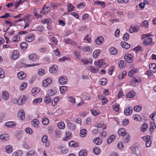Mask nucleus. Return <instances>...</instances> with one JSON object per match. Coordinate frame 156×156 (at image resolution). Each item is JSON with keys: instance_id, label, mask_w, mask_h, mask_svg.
Returning <instances> with one entry per match:
<instances>
[{"instance_id": "obj_55", "label": "nucleus", "mask_w": 156, "mask_h": 156, "mask_svg": "<svg viewBox=\"0 0 156 156\" xmlns=\"http://www.w3.org/2000/svg\"><path fill=\"white\" fill-rule=\"evenodd\" d=\"M55 134L57 137H60L61 135V131L60 130H57L55 131Z\"/></svg>"}, {"instance_id": "obj_6", "label": "nucleus", "mask_w": 156, "mask_h": 156, "mask_svg": "<svg viewBox=\"0 0 156 156\" xmlns=\"http://www.w3.org/2000/svg\"><path fill=\"white\" fill-rule=\"evenodd\" d=\"M132 108L131 107L129 106L128 108L125 109L124 113L126 115L128 116L132 113Z\"/></svg>"}, {"instance_id": "obj_61", "label": "nucleus", "mask_w": 156, "mask_h": 156, "mask_svg": "<svg viewBox=\"0 0 156 156\" xmlns=\"http://www.w3.org/2000/svg\"><path fill=\"white\" fill-rule=\"evenodd\" d=\"M42 98H38L34 100L33 102L36 104L39 103L42 101Z\"/></svg>"}, {"instance_id": "obj_14", "label": "nucleus", "mask_w": 156, "mask_h": 156, "mask_svg": "<svg viewBox=\"0 0 156 156\" xmlns=\"http://www.w3.org/2000/svg\"><path fill=\"white\" fill-rule=\"evenodd\" d=\"M18 117L23 120L25 118V113L23 110L21 109L20 112L18 114Z\"/></svg>"}, {"instance_id": "obj_47", "label": "nucleus", "mask_w": 156, "mask_h": 156, "mask_svg": "<svg viewBox=\"0 0 156 156\" xmlns=\"http://www.w3.org/2000/svg\"><path fill=\"white\" fill-rule=\"evenodd\" d=\"M49 122V119L47 118H44L42 119V123L44 125H48Z\"/></svg>"}, {"instance_id": "obj_33", "label": "nucleus", "mask_w": 156, "mask_h": 156, "mask_svg": "<svg viewBox=\"0 0 156 156\" xmlns=\"http://www.w3.org/2000/svg\"><path fill=\"white\" fill-rule=\"evenodd\" d=\"M29 58L31 60H32V61H34L37 58V56L34 53H32L29 55Z\"/></svg>"}, {"instance_id": "obj_42", "label": "nucleus", "mask_w": 156, "mask_h": 156, "mask_svg": "<svg viewBox=\"0 0 156 156\" xmlns=\"http://www.w3.org/2000/svg\"><path fill=\"white\" fill-rule=\"evenodd\" d=\"M22 154V151H18L12 154V156H21Z\"/></svg>"}, {"instance_id": "obj_54", "label": "nucleus", "mask_w": 156, "mask_h": 156, "mask_svg": "<svg viewBox=\"0 0 156 156\" xmlns=\"http://www.w3.org/2000/svg\"><path fill=\"white\" fill-rule=\"evenodd\" d=\"M126 74V71H123L122 72V73L120 74L119 76V79H122L125 76Z\"/></svg>"}, {"instance_id": "obj_30", "label": "nucleus", "mask_w": 156, "mask_h": 156, "mask_svg": "<svg viewBox=\"0 0 156 156\" xmlns=\"http://www.w3.org/2000/svg\"><path fill=\"white\" fill-rule=\"evenodd\" d=\"M79 156H85L87 154V151L85 149L81 150L79 152Z\"/></svg>"}, {"instance_id": "obj_15", "label": "nucleus", "mask_w": 156, "mask_h": 156, "mask_svg": "<svg viewBox=\"0 0 156 156\" xmlns=\"http://www.w3.org/2000/svg\"><path fill=\"white\" fill-rule=\"evenodd\" d=\"M9 135L7 134L2 133L0 136V138L1 140L6 141L9 139Z\"/></svg>"}, {"instance_id": "obj_48", "label": "nucleus", "mask_w": 156, "mask_h": 156, "mask_svg": "<svg viewBox=\"0 0 156 156\" xmlns=\"http://www.w3.org/2000/svg\"><path fill=\"white\" fill-rule=\"evenodd\" d=\"M142 109L141 107L137 105L135 106L134 108V110L136 112H139Z\"/></svg>"}, {"instance_id": "obj_46", "label": "nucleus", "mask_w": 156, "mask_h": 156, "mask_svg": "<svg viewBox=\"0 0 156 156\" xmlns=\"http://www.w3.org/2000/svg\"><path fill=\"white\" fill-rule=\"evenodd\" d=\"M69 145L71 147H76L78 146V144L77 143H75L74 141H71L69 142Z\"/></svg>"}, {"instance_id": "obj_44", "label": "nucleus", "mask_w": 156, "mask_h": 156, "mask_svg": "<svg viewBox=\"0 0 156 156\" xmlns=\"http://www.w3.org/2000/svg\"><path fill=\"white\" fill-rule=\"evenodd\" d=\"M94 153L96 155H98L100 150L99 147H95L93 149Z\"/></svg>"}, {"instance_id": "obj_57", "label": "nucleus", "mask_w": 156, "mask_h": 156, "mask_svg": "<svg viewBox=\"0 0 156 156\" xmlns=\"http://www.w3.org/2000/svg\"><path fill=\"white\" fill-rule=\"evenodd\" d=\"M129 34L128 33H126L124 34L123 39L124 41H127L129 38Z\"/></svg>"}, {"instance_id": "obj_17", "label": "nucleus", "mask_w": 156, "mask_h": 156, "mask_svg": "<svg viewBox=\"0 0 156 156\" xmlns=\"http://www.w3.org/2000/svg\"><path fill=\"white\" fill-rule=\"evenodd\" d=\"M121 45L122 48L126 49H128L130 48V45L126 42H122L121 43Z\"/></svg>"}, {"instance_id": "obj_43", "label": "nucleus", "mask_w": 156, "mask_h": 156, "mask_svg": "<svg viewBox=\"0 0 156 156\" xmlns=\"http://www.w3.org/2000/svg\"><path fill=\"white\" fill-rule=\"evenodd\" d=\"M47 94L50 97L54 95L55 94V90L53 91L52 89L49 90H48L47 92Z\"/></svg>"}, {"instance_id": "obj_62", "label": "nucleus", "mask_w": 156, "mask_h": 156, "mask_svg": "<svg viewBox=\"0 0 156 156\" xmlns=\"http://www.w3.org/2000/svg\"><path fill=\"white\" fill-rule=\"evenodd\" d=\"M44 71L42 69H40L38 72V74L40 76H42L44 75Z\"/></svg>"}, {"instance_id": "obj_40", "label": "nucleus", "mask_w": 156, "mask_h": 156, "mask_svg": "<svg viewBox=\"0 0 156 156\" xmlns=\"http://www.w3.org/2000/svg\"><path fill=\"white\" fill-rule=\"evenodd\" d=\"M91 112L93 115L97 116L99 114V111L98 110L96 111L94 109L91 110Z\"/></svg>"}, {"instance_id": "obj_32", "label": "nucleus", "mask_w": 156, "mask_h": 156, "mask_svg": "<svg viewBox=\"0 0 156 156\" xmlns=\"http://www.w3.org/2000/svg\"><path fill=\"white\" fill-rule=\"evenodd\" d=\"M25 0H20L18 2H16L14 5V6L15 7V8H17L20 5L22 4Z\"/></svg>"}, {"instance_id": "obj_22", "label": "nucleus", "mask_w": 156, "mask_h": 156, "mask_svg": "<svg viewBox=\"0 0 156 156\" xmlns=\"http://www.w3.org/2000/svg\"><path fill=\"white\" fill-rule=\"evenodd\" d=\"M57 66L56 65H53L52 67L50 68L49 69V71L51 73H56L57 69Z\"/></svg>"}, {"instance_id": "obj_35", "label": "nucleus", "mask_w": 156, "mask_h": 156, "mask_svg": "<svg viewBox=\"0 0 156 156\" xmlns=\"http://www.w3.org/2000/svg\"><path fill=\"white\" fill-rule=\"evenodd\" d=\"M94 4L96 5H99L103 7H105V3L104 2L100 1H95L94 3Z\"/></svg>"}, {"instance_id": "obj_29", "label": "nucleus", "mask_w": 156, "mask_h": 156, "mask_svg": "<svg viewBox=\"0 0 156 156\" xmlns=\"http://www.w3.org/2000/svg\"><path fill=\"white\" fill-rule=\"evenodd\" d=\"M126 62L124 60H121L119 63V66L120 68H122L126 66Z\"/></svg>"}, {"instance_id": "obj_12", "label": "nucleus", "mask_w": 156, "mask_h": 156, "mask_svg": "<svg viewBox=\"0 0 156 156\" xmlns=\"http://www.w3.org/2000/svg\"><path fill=\"white\" fill-rule=\"evenodd\" d=\"M16 123L14 122L11 121L6 122L5 123V126L8 127L13 128L16 126Z\"/></svg>"}, {"instance_id": "obj_49", "label": "nucleus", "mask_w": 156, "mask_h": 156, "mask_svg": "<svg viewBox=\"0 0 156 156\" xmlns=\"http://www.w3.org/2000/svg\"><path fill=\"white\" fill-rule=\"evenodd\" d=\"M97 127L98 128H101L103 130L105 129L106 127L105 126H104L103 123H98L97 124Z\"/></svg>"}, {"instance_id": "obj_25", "label": "nucleus", "mask_w": 156, "mask_h": 156, "mask_svg": "<svg viewBox=\"0 0 156 156\" xmlns=\"http://www.w3.org/2000/svg\"><path fill=\"white\" fill-rule=\"evenodd\" d=\"M109 51L111 54L113 55H115L117 53L116 49L114 47L111 48L109 49Z\"/></svg>"}, {"instance_id": "obj_39", "label": "nucleus", "mask_w": 156, "mask_h": 156, "mask_svg": "<svg viewBox=\"0 0 156 156\" xmlns=\"http://www.w3.org/2000/svg\"><path fill=\"white\" fill-rule=\"evenodd\" d=\"M68 9L67 11L68 12L71 11L73 10L74 7L71 3H68L67 5Z\"/></svg>"}, {"instance_id": "obj_52", "label": "nucleus", "mask_w": 156, "mask_h": 156, "mask_svg": "<svg viewBox=\"0 0 156 156\" xmlns=\"http://www.w3.org/2000/svg\"><path fill=\"white\" fill-rule=\"evenodd\" d=\"M39 91L38 89L36 88H33L31 90V92L33 94V95H35Z\"/></svg>"}, {"instance_id": "obj_10", "label": "nucleus", "mask_w": 156, "mask_h": 156, "mask_svg": "<svg viewBox=\"0 0 156 156\" xmlns=\"http://www.w3.org/2000/svg\"><path fill=\"white\" fill-rule=\"evenodd\" d=\"M104 38L101 36L98 37L95 40V42L97 44L100 45L104 42Z\"/></svg>"}, {"instance_id": "obj_64", "label": "nucleus", "mask_w": 156, "mask_h": 156, "mask_svg": "<svg viewBox=\"0 0 156 156\" xmlns=\"http://www.w3.org/2000/svg\"><path fill=\"white\" fill-rule=\"evenodd\" d=\"M25 131L26 133L29 134H31L32 133V130L31 129L27 128L25 129Z\"/></svg>"}, {"instance_id": "obj_34", "label": "nucleus", "mask_w": 156, "mask_h": 156, "mask_svg": "<svg viewBox=\"0 0 156 156\" xmlns=\"http://www.w3.org/2000/svg\"><path fill=\"white\" fill-rule=\"evenodd\" d=\"M28 45L26 42H23L20 44V46L22 49H25L27 47Z\"/></svg>"}, {"instance_id": "obj_31", "label": "nucleus", "mask_w": 156, "mask_h": 156, "mask_svg": "<svg viewBox=\"0 0 156 156\" xmlns=\"http://www.w3.org/2000/svg\"><path fill=\"white\" fill-rule=\"evenodd\" d=\"M148 125L147 123H144L141 128V129L142 132H144L147 129Z\"/></svg>"}, {"instance_id": "obj_51", "label": "nucleus", "mask_w": 156, "mask_h": 156, "mask_svg": "<svg viewBox=\"0 0 156 156\" xmlns=\"http://www.w3.org/2000/svg\"><path fill=\"white\" fill-rule=\"evenodd\" d=\"M19 40L20 37L18 35H16L12 37V41L14 42H16L19 41Z\"/></svg>"}, {"instance_id": "obj_27", "label": "nucleus", "mask_w": 156, "mask_h": 156, "mask_svg": "<svg viewBox=\"0 0 156 156\" xmlns=\"http://www.w3.org/2000/svg\"><path fill=\"white\" fill-rule=\"evenodd\" d=\"M100 53V50H96L93 53V56L94 58H97Z\"/></svg>"}, {"instance_id": "obj_19", "label": "nucleus", "mask_w": 156, "mask_h": 156, "mask_svg": "<svg viewBox=\"0 0 156 156\" xmlns=\"http://www.w3.org/2000/svg\"><path fill=\"white\" fill-rule=\"evenodd\" d=\"M118 133L119 136H124L126 134L125 131V129L124 128H121L119 129Z\"/></svg>"}, {"instance_id": "obj_58", "label": "nucleus", "mask_w": 156, "mask_h": 156, "mask_svg": "<svg viewBox=\"0 0 156 156\" xmlns=\"http://www.w3.org/2000/svg\"><path fill=\"white\" fill-rule=\"evenodd\" d=\"M35 154V151L34 150L29 151L26 154L27 156H30L34 155Z\"/></svg>"}, {"instance_id": "obj_23", "label": "nucleus", "mask_w": 156, "mask_h": 156, "mask_svg": "<svg viewBox=\"0 0 156 156\" xmlns=\"http://www.w3.org/2000/svg\"><path fill=\"white\" fill-rule=\"evenodd\" d=\"M135 95V92L133 90H132L128 93L126 95L127 98H132L134 97Z\"/></svg>"}, {"instance_id": "obj_18", "label": "nucleus", "mask_w": 156, "mask_h": 156, "mask_svg": "<svg viewBox=\"0 0 156 156\" xmlns=\"http://www.w3.org/2000/svg\"><path fill=\"white\" fill-rule=\"evenodd\" d=\"M17 76L20 79L22 80L26 76V74L23 72H21L17 74Z\"/></svg>"}, {"instance_id": "obj_28", "label": "nucleus", "mask_w": 156, "mask_h": 156, "mask_svg": "<svg viewBox=\"0 0 156 156\" xmlns=\"http://www.w3.org/2000/svg\"><path fill=\"white\" fill-rule=\"evenodd\" d=\"M2 98L5 100H7L9 98L8 94L5 91H3L2 92Z\"/></svg>"}, {"instance_id": "obj_9", "label": "nucleus", "mask_w": 156, "mask_h": 156, "mask_svg": "<svg viewBox=\"0 0 156 156\" xmlns=\"http://www.w3.org/2000/svg\"><path fill=\"white\" fill-rule=\"evenodd\" d=\"M67 127L69 129L71 130H75L76 129V126L74 124L70 122H68Z\"/></svg>"}, {"instance_id": "obj_2", "label": "nucleus", "mask_w": 156, "mask_h": 156, "mask_svg": "<svg viewBox=\"0 0 156 156\" xmlns=\"http://www.w3.org/2000/svg\"><path fill=\"white\" fill-rule=\"evenodd\" d=\"M68 81V79L66 76H61L58 79V82L61 84H65Z\"/></svg>"}, {"instance_id": "obj_21", "label": "nucleus", "mask_w": 156, "mask_h": 156, "mask_svg": "<svg viewBox=\"0 0 156 156\" xmlns=\"http://www.w3.org/2000/svg\"><path fill=\"white\" fill-rule=\"evenodd\" d=\"M19 51L18 50H14L12 58L13 59H16L19 56Z\"/></svg>"}, {"instance_id": "obj_24", "label": "nucleus", "mask_w": 156, "mask_h": 156, "mask_svg": "<svg viewBox=\"0 0 156 156\" xmlns=\"http://www.w3.org/2000/svg\"><path fill=\"white\" fill-rule=\"evenodd\" d=\"M39 122V121L38 120L36 119H35L33 120L31 124L34 127L38 128Z\"/></svg>"}, {"instance_id": "obj_36", "label": "nucleus", "mask_w": 156, "mask_h": 156, "mask_svg": "<svg viewBox=\"0 0 156 156\" xmlns=\"http://www.w3.org/2000/svg\"><path fill=\"white\" fill-rule=\"evenodd\" d=\"M58 127L60 129H63L65 127V125L63 122H60L58 123Z\"/></svg>"}, {"instance_id": "obj_38", "label": "nucleus", "mask_w": 156, "mask_h": 156, "mask_svg": "<svg viewBox=\"0 0 156 156\" xmlns=\"http://www.w3.org/2000/svg\"><path fill=\"white\" fill-rule=\"evenodd\" d=\"M115 136L114 135H112L110 136L109 138L107 140V142L108 144L111 143L115 139Z\"/></svg>"}, {"instance_id": "obj_7", "label": "nucleus", "mask_w": 156, "mask_h": 156, "mask_svg": "<svg viewBox=\"0 0 156 156\" xmlns=\"http://www.w3.org/2000/svg\"><path fill=\"white\" fill-rule=\"evenodd\" d=\"M133 56L131 54H126L125 56V58L126 61L128 63H131L133 61Z\"/></svg>"}, {"instance_id": "obj_50", "label": "nucleus", "mask_w": 156, "mask_h": 156, "mask_svg": "<svg viewBox=\"0 0 156 156\" xmlns=\"http://www.w3.org/2000/svg\"><path fill=\"white\" fill-rule=\"evenodd\" d=\"M107 80L106 78H103L101 79V84L103 86L105 85L107 83Z\"/></svg>"}, {"instance_id": "obj_56", "label": "nucleus", "mask_w": 156, "mask_h": 156, "mask_svg": "<svg viewBox=\"0 0 156 156\" xmlns=\"http://www.w3.org/2000/svg\"><path fill=\"white\" fill-rule=\"evenodd\" d=\"M27 86V83H23L20 87V90H23L25 89Z\"/></svg>"}, {"instance_id": "obj_5", "label": "nucleus", "mask_w": 156, "mask_h": 156, "mask_svg": "<svg viewBox=\"0 0 156 156\" xmlns=\"http://www.w3.org/2000/svg\"><path fill=\"white\" fill-rule=\"evenodd\" d=\"M26 99L27 98L24 96H23L22 97H20L17 102V103L20 105H21L24 103Z\"/></svg>"}, {"instance_id": "obj_45", "label": "nucleus", "mask_w": 156, "mask_h": 156, "mask_svg": "<svg viewBox=\"0 0 156 156\" xmlns=\"http://www.w3.org/2000/svg\"><path fill=\"white\" fill-rule=\"evenodd\" d=\"M59 98L58 97H56L52 101L51 104L53 106L55 105L56 102L58 101Z\"/></svg>"}, {"instance_id": "obj_26", "label": "nucleus", "mask_w": 156, "mask_h": 156, "mask_svg": "<svg viewBox=\"0 0 156 156\" xmlns=\"http://www.w3.org/2000/svg\"><path fill=\"white\" fill-rule=\"evenodd\" d=\"M60 91L62 94L65 93L68 89V87L66 86H62L60 88Z\"/></svg>"}, {"instance_id": "obj_3", "label": "nucleus", "mask_w": 156, "mask_h": 156, "mask_svg": "<svg viewBox=\"0 0 156 156\" xmlns=\"http://www.w3.org/2000/svg\"><path fill=\"white\" fill-rule=\"evenodd\" d=\"M141 81V79L139 77H133L131 82V85L134 86H136V83L140 82Z\"/></svg>"}, {"instance_id": "obj_16", "label": "nucleus", "mask_w": 156, "mask_h": 156, "mask_svg": "<svg viewBox=\"0 0 156 156\" xmlns=\"http://www.w3.org/2000/svg\"><path fill=\"white\" fill-rule=\"evenodd\" d=\"M149 68L150 70L153 73H155L156 72V65L155 63L150 64Z\"/></svg>"}, {"instance_id": "obj_8", "label": "nucleus", "mask_w": 156, "mask_h": 156, "mask_svg": "<svg viewBox=\"0 0 156 156\" xmlns=\"http://www.w3.org/2000/svg\"><path fill=\"white\" fill-rule=\"evenodd\" d=\"M34 34H30L28 35L25 38L26 41L28 42H31L34 40Z\"/></svg>"}, {"instance_id": "obj_11", "label": "nucleus", "mask_w": 156, "mask_h": 156, "mask_svg": "<svg viewBox=\"0 0 156 156\" xmlns=\"http://www.w3.org/2000/svg\"><path fill=\"white\" fill-rule=\"evenodd\" d=\"M152 38L151 37H147L145 39L144 41V44L145 45L150 44L152 42Z\"/></svg>"}, {"instance_id": "obj_37", "label": "nucleus", "mask_w": 156, "mask_h": 156, "mask_svg": "<svg viewBox=\"0 0 156 156\" xmlns=\"http://www.w3.org/2000/svg\"><path fill=\"white\" fill-rule=\"evenodd\" d=\"M87 130L86 129H83L80 131V136L82 137H84L86 135V132Z\"/></svg>"}, {"instance_id": "obj_59", "label": "nucleus", "mask_w": 156, "mask_h": 156, "mask_svg": "<svg viewBox=\"0 0 156 156\" xmlns=\"http://www.w3.org/2000/svg\"><path fill=\"white\" fill-rule=\"evenodd\" d=\"M129 136H130L129 134L126 135V136L124 139L123 141L124 142L126 143H127L130 140Z\"/></svg>"}, {"instance_id": "obj_1", "label": "nucleus", "mask_w": 156, "mask_h": 156, "mask_svg": "<svg viewBox=\"0 0 156 156\" xmlns=\"http://www.w3.org/2000/svg\"><path fill=\"white\" fill-rule=\"evenodd\" d=\"M94 65L98 68H100L103 65L105 66H107V64L104 62L103 59H100L97 62H95Z\"/></svg>"}, {"instance_id": "obj_41", "label": "nucleus", "mask_w": 156, "mask_h": 156, "mask_svg": "<svg viewBox=\"0 0 156 156\" xmlns=\"http://www.w3.org/2000/svg\"><path fill=\"white\" fill-rule=\"evenodd\" d=\"M51 99L50 97L46 96L44 98V101L46 104H48L51 102Z\"/></svg>"}, {"instance_id": "obj_4", "label": "nucleus", "mask_w": 156, "mask_h": 156, "mask_svg": "<svg viewBox=\"0 0 156 156\" xmlns=\"http://www.w3.org/2000/svg\"><path fill=\"white\" fill-rule=\"evenodd\" d=\"M51 82V80L50 78H47L44 80L42 82V85L44 87H47Z\"/></svg>"}, {"instance_id": "obj_63", "label": "nucleus", "mask_w": 156, "mask_h": 156, "mask_svg": "<svg viewBox=\"0 0 156 156\" xmlns=\"http://www.w3.org/2000/svg\"><path fill=\"white\" fill-rule=\"evenodd\" d=\"M5 76L4 72L3 70L1 68H0V78H2Z\"/></svg>"}, {"instance_id": "obj_53", "label": "nucleus", "mask_w": 156, "mask_h": 156, "mask_svg": "<svg viewBox=\"0 0 156 156\" xmlns=\"http://www.w3.org/2000/svg\"><path fill=\"white\" fill-rule=\"evenodd\" d=\"M90 68V71L92 73H95L98 72L99 70L98 69H96L94 67L91 66Z\"/></svg>"}, {"instance_id": "obj_60", "label": "nucleus", "mask_w": 156, "mask_h": 156, "mask_svg": "<svg viewBox=\"0 0 156 156\" xmlns=\"http://www.w3.org/2000/svg\"><path fill=\"white\" fill-rule=\"evenodd\" d=\"M131 27L134 32H136L140 29L139 27L138 26H131Z\"/></svg>"}, {"instance_id": "obj_20", "label": "nucleus", "mask_w": 156, "mask_h": 156, "mask_svg": "<svg viewBox=\"0 0 156 156\" xmlns=\"http://www.w3.org/2000/svg\"><path fill=\"white\" fill-rule=\"evenodd\" d=\"M5 149L6 153L7 154H10L12 151V148L11 145H9L6 146Z\"/></svg>"}, {"instance_id": "obj_13", "label": "nucleus", "mask_w": 156, "mask_h": 156, "mask_svg": "<svg viewBox=\"0 0 156 156\" xmlns=\"http://www.w3.org/2000/svg\"><path fill=\"white\" fill-rule=\"evenodd\" d=\"M93 141L94 143L97 145H100L102 142V140L99 137H98L94 139Z\"/></svg>"}]
</instances>
